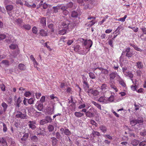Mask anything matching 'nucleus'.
Listing matches in <instances>:
<instances>
[{
    "instance_id": "1",
    "label": "nucleus",
    "mask_w": 146,
    "mask_h": 146,
    "mask_svg": "<svg viewBox=\"0 0 146 146\" xmlns=\"http://www.w3.org/2000/svg\"><path fill=\"white\" fill-rule=\"evenodd\" d=\"M63 29H68L71 27V24L70 22L67 20H64L62 24Z\"/></svg>"
},
{
    "instance_id": "2",
    "label": "nucleus",
    "mask_w": 146,
    "mask_h": 146,
    "mask_svg": "<svg viewBox=\"0 0 146 146\" xmlns=\"http://www.w3.org/2000/svg\"><path fill=\"white\" fill-rule=\"evenodd\" d=\"M98 101L102 104H107L108 103V98L105 96L100 97L98 100Z\"/></svg>"
},
{
    "instance_id": "3",
    "label": "nucleus",
    "mask_w": 146,
    "mask_h": 146,
    "mask_svg": "<svg viewBox=\"0 0 146 146\" xmlns=\"http://www.w3.org/2000/svg\"><path fill=\"white\" fill-rule=\"evenodd\" d=\"M16 117L17 118H20L21 119H27V116L26 114H23L22 112L20 111H17Z\"/></svg>"
},
{
    "instance_id": "4",
    "label": "nucleus",
    "mask_w": 146,
    "mask_h": 146,
    "mask_svg": "<svg viewBox=\"0 0 146 146\" xmlns=\"http://www.w3.org/2000/svg\"><path fill=\"white\" fill-rule=\"evenodd\" d=\"M1 106L3 108V109L0 110V115H1L3 114L4 113V112L5 111H6L7 109V105L4 102H3L1 104Z\"/></svg>"
},
{
    "instance_id": "5",
    "label": "nucleus",
    "mask_w": 146,
    "mask_h": 146,
    "mask_svg": "<svg viewBox=\"0 0 146 146\" xmlns=\"http://www.w3.org/2000/svg\"><path fill=\"white\" fill-rule=\"evenodd\" d=\"M93 42L90 39L88 40H86L84 42V44L85 46H86L87 47H91L92 46Z\"/></svg>"
},
{
    "instance_id": "6",
    "label": "nucleus",
    "mask_w": 146,
    "mask_h": 146,
    "mask_svg": "<svg viewBox=\"0 0 146 146\" xmlns=\"http://www.w3.org/2000/svg\"><path fill=\"white\" fill-rule=\"evenodd\" d=\"M29 126L30 128H31L32 129H34L36 128V127L35 125V124H36V121H29Z\"/></svg>"
},
{
    "instance_id": "7",
    "label": "nucleus",
    "mask_w": 146,
    "mask_h": 146,
    "mask_svg": "<svg viewBox=\"0 0 146 146\" xmlns=\"http://www.w3.org/2000/svg\"><path fill=\"white\" fill-rule=\"evenodd\" d=\"M116 74L113 72L111 73L110 75L109 83H114L113 79L116 77Z\"/></svg>"
},
{
    "instance_id": "8",
    "label": "nucleus",
    "mask_w": 146,
    "mask_h": 146,
    "mask_svg": "<svg viewBox=\"0 0 146 146\" xmlns=\"http://www.w3.org/2000/svg\"><path fill=\"white\" fill-rule=\"evenodd\" d=\"M101 90L103 93L105 92L108 90L107 85L105 84H103L101 87Z\"/></svg>"
},
{
    "instance_id": "9",
    "label": "nucleus",
    "mask_w": 146,
    "mask_h": 146,
    "mask_svg": "<svg viewBox=\"0 0 146 146\" xmlns=\"http://www.w3.org/2000/svg\"><path fill=\"white\" fill-rule=\"evenodd\" d=\"M22 100L21 99V98L19 97L17 98L16 101L15 102V105L18 108H19L20 106V104Z\"/></svg>"
},
{
    "instance_id": "10",
    "label": "nucleus",
    "mask_w": 146,
    "mask_h": 146,
    "mask_svg": "<svg viewBox=\"0 0 146 146\" xmlns=\"http://www.w3.org/2000/svg\"><path fill=\"white\" fill-rule=\"evenodd\" d=\"M86 92H87L89 95L90 96L92 95L93 90L92 89H89L88 88H86L85 89Z\"/></svg>"
},
{
    "instance_id": "11",
    "label": "nucleus",
    "mask_w": 146,
    "mask_h": 146,
    "mask_svg": "<svg viewBox=\"0 0 146 146\" xmlns=\"http://www.w3.org/2000/svg\"><path fill=\"white\" fill-rule=\"evenodd\" d=\"M5 8L7 12H8L9 11H11L13 10V6L11 5H8L5 7Z\"/></svg>"
},
{
    "instance_id": "12",
    "label": "nucleus",
    "mask_w": 146,
    "mask_h": 146,
    "mask_svg": "<svg viewBox=\"0 0 146 146\" xmlns=\"http://www.w3.org/2000/svg\"><path fill=\"white\" fill-rule=\"evenodd\" d=\"M29 134L28 133H25L23 136L22 138L21 139V140L22 141H25L28 137Z\"/></svg>"
},
{
    "instance_id": "13",
    "label": "nucleus",
    "mask_w": 146,
    "mask_h": 146,
    "mask_svg": "<svg viewBox=\"0 0 146 146\" xmlns=\"http://www.w3.org/2000/svg\"><path fill=\"white\" fill-rule=\"evenodd\" d=\"M139 143V141L136 139H133L131 141V144L134 146H136L138 145Z\"/></svg>"
},
{
    "instance_id": "14",
    "label": "nucleus",
    "mask_w": 146,
    "mask_h": 146,
    "mask_svg": "<svg viewBox=\"0 0 146 146\" xmlns=\"http://www.w3.org/2000/svg\"><path fill=\"white\" fill-rule=\"evenodd\" d=\"M74 115L77 117H80L84 116V114L80 112H76L74 113Z\"/></svg>"
},
{
    "instance_id": "15",
    "label": "nucleus",
    "mask_w": 146,
    "mask_h": 146,
    "mask_svg": "<svg viewBox=\"0 0 146 146\" xmlns=\"http://www.w3.org/2000/svg\"><path fill=\"white\" fill-rule=\"evenodd\" d=\"M40 34L43 36H46L47 35V33L46 31L44 30H41L40 31Z\"/></svg>"
},
{
    "instance_id": "16",
    "label": "nucleus",
    "mask_w": 146,
    "mask_h": 146,
    "mask_svg": "<svg viewBox=\"0 0 146 146\" xmlns=\"http://www.w3.org/2000/svg\"><path fill=\"white\" fill-rule=\"evenodd\" d=\"M126 76H129L131 80L132 81L133 83V80L132 78L133 77V75L132 73L129 72H127L126 73V74H124Z\"/></svg>"
},
{
    "instance_id": "17",
    "label": "nucleus",
    "mask_w": 146,
    "mask_h": 146,
    "mask_svg": "<svg viewBox=\"0 0 146 146\" xmlns=\"http://www.w3.org/2000/svg\"><path fill=\"white\" fill-rule=\"evenodd\" d=\"M136 66L138 68L141 69L143 68V65L141 62H138L136 63Z\"/></svg>"
},
{
    "instance_id": "18",
    "label": "nucleus",
    "mask_w": 146,
    "mask_h": 146,
    "mask_svg": "<svg viewBox=\"0 0 146 146\" xmlns=\"http://www.w3.org/2000/svg\"><path fill=\"white\" fill-rule=\"evenodd\" d=\"M113 83H110L109 84L111 88L113 89L114 90L115 92H117L118 90L117 88L116 87L113 85Z\"/></svg>"
},
{
    "instance_id": "19",
    "label": "nucleus",
    "mask_w": 146,
    "mask_h": 146,
    "mask_svg": "<svg viewBox=\"0 0 146 146\" xmlns=\"http://www.w3.org/2000/svg\"><path fill=\"white\" fill-rule=\"evenodd\" d=\"M64 29L59 31V33L61 35H64L67 32V29Z\"/></svg>"
},
{
    "instance_id": "20",
    "label": "nucleus",
    "mask_w": 146,
    "mask_h": 146,
    "mask_svg": "<svg viewBox=\"0 0 146 146\" xmlns=\"http://www.w3.org/2000/svg\"><path fill=\"white\" fill-rule=\"evenodd\" d=\"M43 104H38L37 106V108L38 110L40 111L42 110L43 109Z\"/></svg>"
},
{
    "instance_id": "21",
    "label": "nucleus",
    "mask_w": 146,
    "mask_h": 146,
    "mask_svg": "<svg viewBox=\"0 0 146 146\" xmlns=\"http://www.w3.org/2000/svg\"><path fill=\"white\" fill-rule=\"evenodd\" d=\"M0 143L2 145H5V146L6 145V142L3 138H0Z\"/></svg>"
},
{
    "instance_id": "22",
    "label": "nucleus",
    "mask_w": 146,
    "mask_h": 146,
    "mask_svg": "<svg viewBox=\"0 0 146 146\" xmlns=\"http://www.w3.org/2000/svg\"><path fill=\"white\" fill-rule=\"evenodd\" d=\"M40 22L42 24V25H46L45 18L44 17L41 18Z\"/></svg>"
},
{
    "instance_id": "23",
    "label": "nucleus",
    "mask_w": 146,
    "mask_h": 146,
    "mask_svg": "<svg viewBox=\"0 0 146 146\" xmlns=\"http://www.w3.org/2000/svg\"><path fill=\"white\" fill-rule=\"evenodd\" d=\"M95 23V22L93 20L88 22L87 24H86V25L88 27H90L94 25Z\"/></svg>"
},
{
    "instance_id": "24",
    "label": "nucleus",
    "mask_w": 146,
    "mask_h": 146,
    "mask_svg": "<svg viewBox=\"0 0 146 146\" xmlns=\"http://www.w3.org/2000/svg\"><path fill=\"white\" fill-rule=\"evenodd\" d=\"M100 129L104 133H105L107 131V128L106 127L102 125L100 127Z\"/></svg>"
},
{
    "instance_id": "25",
    "label": "nucleus",
    "mask_w": 146,
    "mask_h": 146,
    "mask_svg": "<svg viewBox=\"0 0 146 146\" xmlns=\"http://www.w3.org/2000/svg\"><path fill=\"white\" fill-rule=\"evenodd\" d=\"M15 22L17 24L20 26L22 23L23 22V21L21 19H16L15 21Z\"/></svg>"
},
{
    "instance_id": "26",
    "label": "nucleus",
    "mask_w": 146,
    "mask_h": 146,
    "mask_svg": "<svg viewBox=\"0 0 146 146\" xmlns=\"http://www.w3.org/2000/svg\"><path fill=\"white\" fill-rule=\"evenodd\" d=\"M50 97L51 100H53L54 102L57 101L58 100V98L54 96L53 94L51 95L50 96Z\"/></svg>"
},
{
    "instance_id": "27",
    "label": "nucleus",
    "mask_w": 146,
    "mask_h": 146,
    "mask_svg": "<svg viewBox=\"0 0 146 146\" xmlns=\"http://www.w3.org/2000/svg\"><path fill=\"white\" fill-rule=\"evenodd\" d=\"M85 114L87 117H91L93 116V113L90 111H87L86 112Z\"/></svg>"
},
{
    "instance_id": "28",
    "label": "nucleus",
    "mask_w": 146,
    "mask_h": 146,
    "mask_svg": "<svg viewBox=\"0 0 146 146\" xmlns=\"http://www.w3.org/2000/svg\"><path fill=\"white\" fill-rule=\"evenodd\" d=\"M23 27L24 28L27 30H29L31 28V26L28 24H25L23 25Z\"/></svg>"
},
{
    "instance_id": "29",
    "label": "nucleus",
    "mask_w": 146,
    "mask_h": 146,
    "mask_svg": "<svg viewBox=\"0 0 146 146\" xmlns=\"http://www.w3.org/2000/svg\"><path fill=\"white\" fill-rule=\"evenodd\" d=\"M52 140V144L53 145H55L57 143V139L56 138L52 137L51 138Z\"/></svg>"
},
{
    "instance_id": "30",
    "label": "nucleus",
    "mask_w": 146,
    "mask_h": 146,
    "mask_svg": "<svg viewBox=\"0 0 146 146\" xmlns=\"http://www.w3.org/2000/svg\"><path fill=\"white\" fill-rule=\"evenodd\" d=\"M127 15H125L124 17L121 18H120L117 19V20L122 22H124L125 21V19L127 18Z\"/></svg>"
},
{
    "instance_id": "31",
    "label": "nucleus",
    "mask_w": 146,
    "mask_h": 146,
    "mask_svg": "<svg viewBox=\"0 0 146 146\" xmlns=\"http://www.w3.org/2000/svg\"><path fill=\"white\" fill-rule=\"evenodd\" d=\"M18 47V46L16 44H11L9 46V48L11 49H14Z\"/></svg>"
},
{
    "instance_id": "32",
    "label": "nucleus",
    "mask_w": 146,
    "mask_h": 146,
    "mask_svg": "<svg viewBox=\"0 0 146 146\" xmlns=\"http://www.w3.org/2000/svg\"><path fill=\"white\" fill-rule=\"evenodd\" d=\"M31 139L34 142H36L38 140V138L35 135L31 137Z\"/></svg>"
},
{
    "instance_id": "33",
    "label": "nucleus",
    "mask_w": 146,
    "mask_h": 146,
    "mask_svg": "<svg viewBox=\"0 0 146 146\" xmlns=\"http://www.w3.org/2000/svg\"><path fill=\"white\" fill-rule=\"evenodd\" d=\"M19 68L21 70H23L25 68V67L24 64H21L19 65Z\"/></svg>"
},
{
    "instance_id": "34",
    "label": "nucleus",
    "mask_w": 146,
    "mask_h": 146,
    "mask_svg": "<svg viewBox=\"0 0 146 146\" xmlns=\"http://www.w3.org/2000/svg\"><path fill=\"white\" fill-rule=\"evenodd\" d=\"M45 119L47 123L51 122L52 121V119L50 116H47L45 117Z\"/></svg>"
},
{
    "instance_id": "35",
    "label": "nucleus",
    "mask_w": 146,
    "mask_h": 146,
    "mask_svg": "<svg viewBox=\"0 0 146 146\" xmlns=\"http://www.w3.org/2000/svg\"><path fill=\"white\" fill-rule=\"evenodd\" d=\"M131 124L132 125H135L137 123V121L136 120H133L130 122Z\"/></svg>"
},
{
    "instance_id": "36",
    "label": "nucleus",
    "mask_w": 146,
    "mask_h": 146,
    "mask_svg": "<svg viewBox=\"0 0 146 146\" xmlns=\"http://www.w3.org/2000/svg\"><path fill=\"white\" fill-rule=\"evenodd\" d=\"M48 110H49V111L48 112V113L49 114H51L53 113L54 109L53 108H51L49 107L48 108Z\"/></svg>"
},
{
    "instance_id": "37",
    "label": "nucleus",
    "mask_w": 146,
    "mask_h": 146,
    "mask_svg": "<svg viewBox=\"0 0 146 146\" xmlns=\"http://www.w3.org/2000/svg\"><path fill=\"white\" fill-rule=\"evenodd\" d=\"M40 124L41 125H43L47 123V122L45 119L41 120L40 121Z\"/></svg>"
},
{
    "instance_id": "38",
    "label": "nucleus",
    "mask_w": 146,
    "mask_h": 146,
    "mask_svg": "<svg viewBox=\"0 0 146 146\" xmlns=\"http://www.w3.org/2000/svg\"><path fill=\"white\" fill-rule=\"evenodd\" d=\"M48 129L49 131H52L54 129V127L51 125H49L48 127Z\"/></svg>"
},
{
    "instance_id": "39",
    "label": "nucleus",
    "mask_w": 146,
    "mask_h": 146,
    "mask_svg": "<svg viewBox=\"0 0 146 146\" xmlns=\"http://www.w3.org/2000/svg\"><path fill=\"white\" fill-rule=\"evenodd\" d=\"M32 32L33 33L36 34L37 33L38 30L37 28L35 27H34L32 28Z\"/></svg>"
},
{
    "instance_id": "40",
    "label": "nucleus",
    "mask_w": 146,
    "mask_h": 146,
    "mask_svg": "<svg viewBox=\"0 0 146 146\" xmlns=\"http://www.w3.org/2000/svg\"><path fill=\"white\" fill-rule=\"evenodd\" d=\"M64 132L67 135H70L71 134L70 131L67 129H65L64 131Z\"/></svg>"
},
{
    "instance_id": "41",
    "label": "nucleus",
    "mask_w": 146,
    "mask_h": 146,
    "mask_svg": "<svg viewBox=\"0 0 146 146\" xmlns=\"http://www.w3.org/2000/svg\"><path fill=\"white\" fill-rule=\"evenodd\" d=\"M89 76L90 78L92 79H95L96 76L92 72H90L89 73Z\"/></svg>"
},
{
    "instance_id": "42",
    "label": "nucleus",
    "mask_w": 146,
    "mask_h": 146,
    "mask_svg": "<svg viewBox=\"0 0 146 146\" xmlns=\"http://www.w3.org/2000/svg\"><path fill=\"white\" fill-rule=\"evenodd\" d=\"M53 8L54 9V12L57 13L58 12V10L60 8L59 6H56V7H53Z\"/></svg>"
},
{
    "instance_id": "43",
    "label": "nucleus",
    "mask_w": 146,
    "mask_h": 146,
    "mask_svg": "<svg viewBox=\"0 0 146 146\" xmlns=\"http://www.w3.org/2000/svg\"><path fill=\"white\" fill-rule=\"evenodd\" d=\"M100 69L101 71L104 74H107L108 72V71L106 69L103 68H101Z\"/></svg>"
},
{
    "instance_id": "44",
    "label": "nucleus",
    "mask_w": 146,
    "mask_h": 146,
    "mask_svg": "<svg viewBox=\"0 0 146 146\" xmlns=\"http://www.w3.org/2000/svg\"><path fill=\"white\" fill-rule=\"evenodd\" d=\"M92 134L94 136H95V135L99 136L100 135V133L98 132L94 131L92 132Z\"/></svg>"
},
{
    "instance_id": "45",
    "label": "nucleus",
    "mask_w": 146,
    "mask_h": 146,
    "mask_svg": "<svg viewBox=\"0 0 146 146\" xmlns=\"http://www.w3.org/2000/svg\"><path fill=\"white\" fill-rule=\"evenodd\" d=\"M114 99V96L111 95L109 98H108V103L109 102H113Z\"/></svg>"
},
{
    "instance_id": "46",
    "label": "nucleus",
    "mask_w": 146,
    "mask_h": 146,
    "mask_svg": "<svg viewBox=\"0 0 146 146\" xmlns=\"http://www.w3.org/2000/svg\"><path fill=\"white\" fill-rule=\"evenodd\" d=\"M80 49V46L78 45H76V46L74 48V50L76 52H78Z\"/></svg>"
},
{
    "instance_id": "47",
    "label": "nucleus",
    "mask_w": 146,
    "mask_h": 146,
    "mask_svg": "<svg viewBox=\"0 0 146 146\" xmlns=\"http://www.w3.org/2000/svg\"><path fill=\"white\" fill-rule=\"evenodd\" d=\"M146 145V141H143L139 144V146H145Z\"/></svg>"
},
{
    "instance_id": "48",
    "label": "nucleus",
    "mask_w": 146,
    "mask_h": 146,
    "mask_svg": "<svg viewBox=\"0 0 146 146\" xmlns=\"http://www.w3.org/2000/svg\"><path fill=\"white\" fill-rule=\"evenodd\" d=\"M99 94V92L97 90H95L93 91L92 94L95 96H97Z\"/></svg>"
},
{
    "instance_id": "49",
    "label": "nucleus",
    "mask_w": 146,
    "mask_h": 146,
    "mask_svg": "<svg viewBox=\"0 0 146 146\" xmlns=\"http://www.w3.org/2000/svg\"><path fill=\"white\" fill-rule=\"evenodd\" d=\"M1 63L2 64H4L5 65H8L9 64V62L7 60H3Z\"/></svg>"
},
{
    "instance_id": "50",
    "label": "nucleus",
    "mask_w": 146,
    "mask_h": 146,
    "mask_svg": "<svg viewBox=\"0 0 146 146\" xmlns=\"http://www.w3.org/2000/svg\"><path fill=\"white\" fill-rule=\"evenodd\" d=\"M34 100L33 98H30L28 100V103L30 104H32L33 103Z\"/></svg>"
},
{
    "instance_id": "51",
    "label": "nucleus",
    "mask_w": 146,
    "mask_h": 146,
    "mask_svg": "<svg viewBox=\"0 0 146 146\" xmlns=\"http://www.w3.org/2000/svg\"><path fill=\"white\" fill-rule=\"evenodd\" d=\"M73 42L74 40L73 39L69 40L68 41L67 44L68 45L70 46L73 43Z\"/></svg>"
},
{
    "instance_id": "52",
    "label": "nucleus",
    "mask_w": 146,
    "mask_h": 146,
    "mask_svg": "<svg viewBox=\"0 0 146 146\" xmlns=\"http://www.w3.org/2000/svg\"><path fill=\"white\" fill-rule=\"evenodd\" d=\"M71 15L72 17H76L78 16V14L76 12L74 11L72 13Z\"/></svg>"
},
{
    "instance_id": "53",
    "label": "nucleus",
    "mask_w": 146,
    "mask_h": 146,
    "mask_svg": "<svg viewBox=\"0 0 146 146\" xmlns=\"http://www.w3.org/2000/svg\"><path fill=\"white\" fill-rule=\"evenodd\" d=\"M31 93L30 92H27L25 93L24 95L26 97H29L31 96Z\"/></svg>"
},
{
    "instance_id": "54",
    "label": "nucleus",
    "mask_w": 146,
    "mask_h": 146,
    "mask_svg": "<svg viewBox=\"0 0 146 146\" xmlns=\"http://www.w3.org/2000/svg\"><path fill=\"white\" fill-rule=\"evenodd\" d=\"M90 123L93 125H95L96 126H97V124L94 121V120L92 119L90 121Z\"/></svg>"
},
{
    "instance_id": "55",
    "label": "nucleus",
    "mask_w": 146,
    "mask_h": 146,
    "mask_svg": "<svg viewBox=\"0 0 146 146\" xmlns=\"http://www.w3.org/2000/svg\"><path fill=\"white\" fill-rule=\"evenodd\" d=\"M3 130L4 132H5L7 130V128L6 125L4 123H3Z\"/></svg>"
},
{
    "instance_id": "56",
    "label": "nucleus",
    "mask_w": 146,
    "mask_h": 146,
    "mask_svg": "<svg viewBox=\"0 0 146 146\" xmlns=\"http://www.w3.org/2000/svg\"><path fill=\"white\" fill-rule=\"evenodd\" d=\"M9 42H15L16 41V40L14 38L12 37L11 38V39L9 40ZM11 42H9V43H10Z\"/></svg>"
},
{
    "instance_id": "57",
    "label": "nucleus",
    "mask_w": 146,
    "mask_h": 146,
    "mask_svg": "<svg viewBox=\"0 0 146 146\" xmlns=\"http://www.w3.org/2000/svg\"><path fill=\"white\" fill-rule=\"evenodd\" d=\"M0 86L1 90L3 91H5V85L4 84H2L0 85Z\"/></svg>"
},
{
    "instance_id": "58",
    "label": "nucleus",
    "mask_w": 146,
    "mask_h": 146,
    "mask_svg": "<svg viewBox=\"0 0 146 146\" xmlns=\"http://www.w3.org/2000/svg\"><path fill=\"white\" fill-rule=\"evenodd\" d=\"M129 27L132 29L133 30V31L135 32H137L138 30V27Z\"/></svg>"
},
{
    "instance_id": "59",
    "label": "nucleus",
    "mask_w": 146,
    "mask_h": 146,
    "mask_svg": "<svg viewBox=\"0 0 146 146\" xmlns=\"http://www.w3.org/2000/svg\"><path fill=\"white\" fill-rule=\"evenodd\" d=\"M133 47H134V48L136 50L139 51L140 52H141L142 51V50L140 49V48H138L136 46H135L134 45V46H133Z\"/></svg>"
},
{
    "instance_id": "60",
    "label": "nucleus",
    "mask_w": 146,
    "mask_h": 146,
    "mask_svg": "<svg viewBox=\"0 0 146 146\" xmlns=\"http://www.w3.org/2000/svg\"><path fill=\"white\" fill-rule=\"evenodd\" d=\"M85 107H86L85 104H84L80 105V106H79L78 108L79 109H81L84 108Z\"/></svg>"
},
{
    "instance_id": "61",
    "label": "nucleus",
    "mask_w": 146,
    "mask_h": 146,
    "mask_svg": "<svg viewBox=\"0 0 146 146\" xmlns=\"http://www.w3.org/2000/svg\"><path fill=\"white\" fill-rule=\"evenodd\" d=\"M41 93H37L36 94V98L37 99L39 98L41 96Z\"/></svg>"
},
{
    "instance_id": "62",
    "label": "nucleus",
    "mask_w": 146,
    "mask_h": 146,
    "mask_svg": "<svg viewBox=\"0 0 146 146\" xmlns=\"http://www.w3.org/2000/svg\"><path fill=\"white\" fill-rule=\"evenodd\" d=\"M127 68L126 67H124L122 69L123 72L124 74H126L127 72Z\"/></svg>"
},
{
    "instance_id": "63",
    "label": "nucleus",
    "mask_w": 146,
    "mask_h": 146,
    "mask_svg": "<svg viewBox=\"0 0 146 146\" xmlns=\"http://www.w3.org/2000/svg\"><path fill=\"white\" fill-rule=\"evenodd\" d=\"M136 88H137V86H134L133 85H132L131 86V89L133 91H135L136 90Z\"/></svg>"
},
{
    "instance_id": "64",
    "label": "nucleus",
    "mask_w": 146,
    "mask_h": 146,
    "mask_svg": "<svg viewBox=\"0 0 146 146\" xmlns=\"http://www.w3.org/2000/svg\"><path fill=\"white\" fill-rule=\"evenodd\" d=\"M141 30L142 31L143 33L144 34H146V28L143 27L141 28Z\"/></svg>"
}]
</instances>
